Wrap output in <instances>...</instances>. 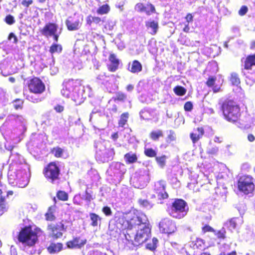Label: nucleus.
<instances>
[{"instance_id": "obj_39", "label": "nucleus", "mask_w": 255, "mask_h": 255, "mask_svg": "<svg viewBox=\"0 0 255 255\" xmlns=\"http://www.w3.org/2000/svg\"><path fill=\"white\" fill-rule=\"evenodd\" d=\"M110 9V8L108 4H104L97 9V12L100 14H104L107 13Z\"/></svg>"}, {"instance_id": "obj_11", "label": "nucleus", "mask_w": 255, "mask_h": 255, "mask_svg": "<svg viewBox=\"0 0 255 255\" xmlns=\"http://www.w3.org/2000/svg\"><path fill=\"white\" fill-rule=\"evenodd\" d=\"M59 173V168L55 163L53 162L49 164L44 172L46 178L52 183L58 179Z\"/></svg>"}, {"instance_id": "obj_20", "label": "nucleus", "mask_w": 255, "mask_h": 255, "mask_svg": "<svg viewBox=\"0 0 255 255\" xmlns=\"http://www.w3.org/2000/svg\"><path fill=\"white\" fill-rule=\"evenodd\" d=\"M204 133V130L203 128H197L194 129L192 132L190 134V138L193 143L197 142L202 137Z\"/></svg>"}, {"instance_id": "obj_4", "label": "nucleus", "mask_w": 255, "mask_h": 255, "mask_svg": "<svg viewBox=\"0 0 255 255\" xmlns=\"http://www.w3.org/2000/svg\"><path fill=\"white\" fill-rule=\"evenodd\" d=\"M222 110L225 118L228 121L235 122L237 124L239 123L238 120L240 116V110L235 102L231 100L225 101L222 104ZM237 126L240 128H243L246 126L245 124L241 125V126L237 124Z\"/></svg>"}, {"instance_id": "obj_25", "label": "nucleus", "mask_w": 255, "mask_h": 255, "mask_svg": "<svg viewBox=\"0 0 255 255\" xmlns=\"http://www.w3.org/2000/svg\"><path fill=\"white\" fill-rule=\"evenodd\" d=\"M142 65L141 63L137 60H134L129 66V70L133 73H137L142 70Z\"/></svg>"}, {"instance_id": "obj_7", "label": "nucleus", "mask_w": 255, "mask_h": 255, "mask_svg": "<svg viewBox=\"0 0 255 255\" xmlns=\"http://www.w3.org/2000/svg\"><path fill=\"white\" fill-rule=\"evenodd\" d=\"M38 231L36 233H35L31 228H24L19 233L18 240L20 242L25 245L32 246L35 244L37 240L38 234H40L41 232L39 229Z\"/></svg>"}, {"instance_id": "obj_28", "label": "nucleus", "mask_w": 255, "mask_h": 255, "mask_svg": "<svg viewBox=\"0 0 255 255\" xmlns=\"http://www.w3.org/2000/svg\"><path fill=\"white\" fill-rule=\"evenodd\" d=\"M62 244L60 243L51 244L48 248V251L50 254H56L62 249Z\"/></svg>"}, {"instance_id": "obj_2", "label": "nucleus", "mask_w": 255, "mask_h": 255, "mask_svg": "<svg viewBox=\"0 0 255 255\" xmlns=\"http://www.w3.org/2000/svg\"><path fill=\"white\" fill-rule=\"evenodd\" d=\"M8 181L11 186L19 188L26 187L29 181V166L27 163L16 166L15 169L10 167L7 174Z\"/></svg>"}, {"instance_id": "obj_57", "label": "nucleus", "mask_w": 255, "mask_h": 255, "mask_svg": "<svg viewBox=\"0 0 255 255\" xmlns=\"http://www.w3.org/2000/svg\"><path fill=\"white\" fill-rule=\"evenodd\" d=\"M248 7L246 6H242L239 11V15H244L248 11Z\"/></svg>"}, {"instance_id": "obj_17", "label": "nucleus", "mask_w": 255, "mask_h": 255, "mask_svg": "<svg viewBox=\"0 0 255 255\" xmlns=\"http://www.w3.org/2000/svg\"><path fill=\"white\" fill-rule=\"evenodd\" d=\"M66 25L70 31H75L79 29L81 25V22L78 17H69L66 20Z\"/></svg>"}, {"instance_id": "obj_62", "label": "nucleus", "mask_w": 255, "mask_h": 255, "mask_svg": "<svg viewBox=\"0 0 255 255\" xmlns=\"http://www.w3.org/2000/svg\"><path fill=\"white\" fill-rule=\"evenodd\" d=\"M193 18V16L192 15V14H191V13L187 14L186 16L185 17L186 22H187V24H189V22H192Z\"/></svg>"}, {"instance_id": "obj_42", "label": "nucleus", "mask_w": 255, "mask_h": 255, "mask_svg": "<svg viewBox=\"0 0 255 255\" xmlns=\"http://www.w3.org/2000/svg\"><path fill=\"white\" fill-rule=\"evenodd\" d=\"M23 102L22 100L17 99L12 102V106L15 110L22 109Z\"/></svg>"}, {"instance_id": "obj_14", "label": "nucleus", "mask_w": 255, "mask_h": 255, "mask_svg": "<svg viewBox=\"0 0 255 255\" xmlns=\"http://www.w3.org/2000/svg\"><path fill=\"white\" fill-rule=\"evenodd\" d=\"M159 229L162 233L170 234L175 232L176 227L172 220L168 218H165L160 222Z\"/></svg>"}, {"instance_id": "obj_9", "label": "nucleus", "mask_w": 255, "mask_h": 255, "mask_svg": "<svg viewBox=\"0 0 255 255\" xmlns=\"http://www.w3.org/2000/svg\"><path fill=\"white\" fill-rule=\"evenodd\" d=\"M239 189L246 194L251 193L255 188L254 179L250 175L240 177L238 181Z\"/></svg>"}, {"instance_id": "obj_16", "label": "nucleus", "mask_w": 255, "mask_h": 255, "mask_svg": "<svg viewBox=\"0 0 255 255\" xmlns=\"http://www.w3.org/2000/svg\"><path fill=\"white\" fill-rule=\"evenodd\" d=\"M126 171L125 165L120 162L112 163L109 169V172H112L117 177H121Z\"/></svg>"}, {"instance_id": "obj_27", "label": "nucleus", "mask_w": 255, "mask_h": 255, "mask_svg": "<svg viewBox=\"0 0 255 255\" xmlns=\"http://www.w3.org/2000/svg\"><path fill=\"white\" fill-rule=\"evenodd\" d=\"M163 136V132L159 129L153 130L149 134V137L153 141H158L160 137Z\"/></svg>"}, {"instance_id": "obj_54", "label": "nucleus", "mask_w": 255, "mask_h": 255, "mask_svg": "<svg viewBox=\"0 0 255 255\" xmlns=\"http://www.w3.org/2000/svg\"><path fill=\"white\" fill-rule=\"evenodd\" d=\"M215 234L217 236L218 238H225V231L224 229H222L221 230H220L216 232H214Z\"/></svg>"}, {"instance_id": "obj_56", "label": "nucleus", "mask_w": 255, "mask_h": 255, "mask_svg": "<svg viewBox=\"0 0 255 255\" xmlns=\"http://www.w3.org/2000/svg\"><path fill=\"white\" fill-rule=\"evenodd\" d=\"M185 111H191L193 109V104L191 102H186L184 106Z\"/></svg>"}, {"instance_id": "obj_44", "label": "nucleus", "mask_w": 255, "mask_h": 255, "mask_svg": "<svg viewBox=\"0 0 255 255\" xmlns=\"http://www.w3.org/2000/svg\"><path fill=\"white\" fill-rule=\"evenodd\" d=\"M29 95H28L26 96V99L32 102L33 103H38L40 101H41V99L39 98L38 96L36 95H34L33 93H31Z\"/></svg>"}, {"instance_id": "obj_8", "label": "nucleus", "mask_w": 255, "mask_h": 255, "mask_svg": "<svg viewBox=\"0 0 255 255\" xmlns=\"http://www.w3.org/2000/svg\"><path fill=\"white\" fill-rule=\"evenodd\" d=\"M150 180L149 172L147 170L141 171L139 173H136L131 178L130 182L136 188H143Z\"/></svg>"}, {"instance_id": "obj_34", "label": "nucleus", "mask_w": 255, "mask_h": 255, "mask_svg": "<svg viewBox=\"0 0 255 255\" xmlns=\"http://www.w3.org/2000/svg\"><path fill=\"white\" fill-rule=\"evenodd\" d=\"M7 206L5 202V198L3 196H0V215H1L4 212L7 210Z\"/></svg>"}, {"instance_id": "obj_5", "label": "nucleus", "mask_w": 255, "mask_h": 255, "mask_svg": "<svg viewBox=\"0 0 255 255\" xmlns=\"http://www.w3.org/2000/svg\"><path fill=\"white\" fill-rule=\"evenodd\" d=\"M96 159L100 162L104 163L111 160L115 154L113 148H106L104 142H98L95 143Z\"/></svg>"}, {"instance_id": "obj_33", "label": "nucleus", "mask_w": 255, "mask_h": 255, "mask_svg": "<svg viewBox=\"0 0 255 255\" xmlns=\"http://www.w3.org/2000/svg\"><path fill=\"white\" fill-rule=\"evenodd\" d=\"M129 114L128 113H124L121 116L120 120L119 122V125L120 127L125 128V125L128 119Z\"/></svg>"}, {"instance_id": "obj_13", "label": "nucleus", "mask_w": 255, "mask_h": 255, "mask_svg": "<svg viewBox=\"0 0 255 255\" xmlns=\"http://www.w3.org/2000/svg\"><path fill=\"white\" fill-rule=\"evenodd\" d=\"M66 228L61 222L56 224H51L48 226V230L50 235L55 239L62 237V231H66Z\"/></svg>"}, {"instance_id": "obj_1", "label": "nucleus", "mask_w": 255, "mask_h": 255, "mask_svg": "<svg viewBox=\"0 0 255 255\" xmlns=\"http://www.w3.org/2000/svg\"><path fill=\"white\" fill-rule=\"evenodd\" d=\"M136 230L135 235L131 236V230L128 229L125 235L126 239L131 242L134 246L141 244L146 241L150 236V229L149 227L148 220L146 216L143 213H139L132 218L130 222Z\"/></svg>"}, {"instance_id": "obj_37", "label": "nucleus", "mask_w": 255, "mask_h": 255, "mask_svg": "<svg viewBox=\"0 0 255 255\" xmlns=\"http://www.w3.org/2000/svg\"><path fill=\"white\" fill-rule=\"evenodd\" d=\"M138 203L141 206L147 209H150L153 207V204L147 200L139 199Z\"/></svg>"}, {"instance_id": "obj_26", "label": "nucleus", "mask_w": 255, "mask_h": 255, "mask_svg": "<svg viewBox=\"0 0 255 255\" xmlns=\"http://www.w3.org/2000/svg\"><path fill=\"white\" fill-rule=\"evenodd\" d=\"M146 26L150 30V33L152 35L156 33L158 29V22L155 21H148L146 22Z\"/></svg>"}, {"instance_id": "obj_51", "label": "nucleus", "mask_w": 255, "mask_h": 255, "mask_svg": "<svg viewBox=\"0 0 255 255\" xmlns=\"http://www.w3.org/2000/svg\"><path fill=\"white\" fill-rule=\"evenodd\" d=\"M5 21L8 24L11 25L14 23L15 20L13 16L11 15H8L5 18Z\"/></svg>"}, {"instance_id": "obj_50", "label": "nucleus", "mask_w": 255, "mask_h": 255, "mask_svg": "<svg viewBox=\"0 0 255 255\" xmlns=\"http://www.w3.org/2000/svg\"><path fill=\"white\" fill-rule=\"evenodd\" d=\"M115 25V21L110 20L108 21L105 24V27L106 29L112 30L113 29L114 26Z\"/></svg>"}, {"instance_id": "obj_29", "label": "nucleus", "mask_w": 255, "mask_h": 255, "mask_svg": "<svg viewBox=\"0 0 255 255\" xmlns=\"http://www.w3.org/2000/svg\"><path fill=\"white\" fill-rule=\"evenodd\" d=\"M253 66H255V55L249 56L245 63V68L246 69H251Z\"/></svg>"}, {"instance_id": "obj_64", "label": "nucleus", "mask_w": 255, "mask_h": 255, "mask_svg": "<svg viewBox=\"0 0 255 255\" xmlns=\"http://www.w3.org/2000/svg\"><path fill=\"white\" fill-rule=\"evenodd\" d=\"M12 38H13V42L14 43H15L17 41V38L15 36V35L13 33H11L9 34V36H8V39L9 40H11Z\"/></svg>"}, {"instance_id": "obj_31", "label": "nucleus", "mask_w": 255, "mask_h": 255, "mask_svg": "<svg viewBox=\"0 0 255 255\" xmlns=\"http://www.w3.org/2000/svg\"><path fill=\"white\" fill-rule=\"evenodd\" d=\"M140 118L143 120H149L152 119L153 116L150 112L146 109H143L140 112Z\"/></svg>"}, {"instance_id": "obj_12", "label": "nucleus", "mask_w": 255, "mask_h": 255, "mask_svg": "<svg viewBox=\"0 0 255 255\" xmlns=\"http://www.w3.org/2000/svg\"><path fill=\"white\" fill-rule=\"evenodd\" d=\"M165 182L163 180L155 183L154 188L155 194L152 195V198H157L159 200L167 198L168 194L165 190Z\"/></svg>"}, {"instance_id": "obj_30", "label": "nucleus", "mask_w": 255, "mask_h": 255, "mask_svg": "<svg viewBox=\"0 0 255 255\" xmlns=\"http://www.w3.org/2000/svg\"><path fill=\"white\" fill-rule=\"evenodd\" d=\"M90 217L92 221L91 225L93 226H97L101 222V218L95 213L90 214Z\"/></svg>"}, {"instance_id": "obj_48", "label": "nucleus", "mask_w": 255, "mask_h": 255, "mask_svg": "<svg viewBox=\"0 0 255 255\" xmlns=\"http://www.w3.org/2000/svg\"><path fill=\"white\" fill-rule=\"evenodd\" d=\"M58 198L63 201H66L68 199V195L64 191H59L57 194Z\"/></svg>"}, {"instance_id": "obj_55", "label": "nucleus", "mask_w": 255, "mask_h": 255, "mask_svg": "<svg viewBox=\"0 0 255 255\" xmlns=\"http://www.w3.org/2000/svg\"><path fill=\"white\" fill-rule=\"evenodd\" d=\"M216 80V78L213 76L210 77L206 82V84L209 87L213 86Z\"/></svg>"}, {"instance_id": "obj_47", "label": "nucleus", "mask_w": 255, "mask_h": 255, "mask_svg": "<svg viewBox=\"0 0 255 255\" xmlns=\"http://www.w3.org/2000/svg\"><path fill=\"white\" fill-rule=\"evenodd\" d=\"M194 246L197 248L202 249L204 248V242L203 240L200 238H197L196 240L195 241Z\"/></svg>"}, {"instance_id": "obj_52", "label": "nucleus", "mask_w": 255, "mask_h": 255, "mask_svg": "<svg viewBox=\"0 0 255 255\" xmlns=\"http://www.w3.org/2000/svg\"><path fill=\"white\" fill-rule=\"evenodd\" d=\"M144 5L142 3H137L135 5L134 9L136 11L140 12H143Z\"/></svg>"}, {"instance_id": "obj_46", "label": "nucleus", "mask_w": 255, "mask_h": 255, "mask_svg": "<svg viewBox=\"0 0 255 255\" xmlns=\"http://www.w3.org/2000/svg\"><path fill=\"white\" fill-rule=\"evenodd\" d=\"M144 153L146 156L150 157H155L156 155V151L152 148H145Z\"/></svg>"}, {"instance_id": "obj_53", "label": "nucleus", "mask_w": 255, "mask_h": 255, "mask_svg": "<svg viewBox=\"0 0 255 255\" xmlns=\"http://www.w3.org/2000/svg\"><path fill=\"white\" fill-rule=\"evenodd\" d=\"M127 98V95L123 93H118L117 94V100L120 101H124Z\"/></svg>"}, {"instance_id": "obj_40", "label": "nucleus", "mask_w": 255, "mask_h": 255, "mask_svg": "<svg viewBox=\"0 0 255 255\" xmlns=\"http://www.w3.org/2000/svg\"><path fill=\"white\" fill-rule=\"evenodd\" d=\"M64 152V150L60 147H56L52 150V153L56 157H61Z\"/></svg>"}, {"instance_id": "obj_61", "label": "nucleus", "mask_w": 255, "mask_h": 255, "mask_svg": "<svg viewBox=\"0 0 255 255\" xmlns=\"http://www.w3.org/2000/svg\"><path fill=\"white\" fill-rule=\"evenodd\" d=\"M32 3L33 1L32 0H23L21 2L22 5L25 7H28Z\"/></svg>"}, {"instance_id": "obj_32", "label": "nucleus", "mask_w": 255, "mask_h": 255, "mask_svg": "<svg viewBox=\"0 0 255 255\" xmlns=\"http://www.w3.org/2000/svg\"><path fill=\"white\" fill-rule=\"evenodd\" d=\"M143 12H145L147 15H150L152 13L155 12V8L153 4L147 3L144 5Z\"/></svg>"}, {"instance_id": "obj_63", "label": "nucleus", "mask_w": 255, "mask_h": 255, "mask_svg": "<svg viewBox=\"0 0 255 255\" xmlns=\"http://www.w3.org/2000/svg\"><path fill=\"white\" fill-rule=\"evenodd\" d=\"M54 110L57 112L61 113L62 111H63V110H64V107L61 106V105H56V106H55L54 107Z\"/></svg>"}, {"instance_id": "obj_49", "label": "nucleus", "mask_w": 255, "mask_h": 255, "mask_svg": "<svg viewBox=\"0 0 255 255\" xmlns=\"http://www.w3.org/2000/svg\"><path fill=\"white\" fill-rule=\"evenodd\" d=\"M6 51L2 48H0V65L1 67V62L3 61H5L4 56L6 54Z\"/></svg>"}, {"instance_id": "obj_38", "label": "nucleus", "mask_w": 255, "mask_h": 255, "mask_svg": "<svg viewBox=\"0 0 255 255\" xmlns=\"http://www.w3.org/2000/svg\"><path fill=\"white\" fill-rule=\"evenodd\" d=\"M230 81L234 85L238 86L240 83V80L237 74L233 73L231 75Z\"/></svg>"}, {"instance_id": "obj_18", "label": "nucleus", "mask_w": 255, "mask_h": 255, "mask_svg": "<svg viewBox=\"0 0 255 255\" xmlns=\"http://www.w3.org/2000/svg\"><path fill=\"white\" fill-rule=\"evenodd\" d=\"M58 26L53 23L46 24L42 30V33L46 37L52 36L57 32Z\"/></svg>"}, {"instance_id": "obj_15", "label": "nucleus", "mask_w": 255, "mask_h": 255, "mask_svg": "<svg viewBox=\"0 0 255 255\" xmlns=\"http://www.w3.org/2000/svg\"><path fill=\"white\" fill-rule=\"evenodd\" d=\"M28 88L31 93L40 94L44 91L45 85L39 79L34 78L29 81Z\"/></svg>"}, {"instance_id": "obj_58", "label": "nucleus", "mask_w": 255, "mask_h": 255, "mask_svg": "<svg viewBox=\"0 0 255 255\" xmlns=\"http://www.w3.org/2000/svg\"><path fill=\"white\" fill-rule=\"evenodd\" d=\"M103 213L106 215V216H110L112 214V211L111 210V208L109 207H104L103 208L102 210Z\"/></svg>"}, {"instance_id": "obj_45", "label": "nucleus", "mask_w": 255, "mask_h": 255, "mask_svg": "<svg viewBox=\"0 0 255 255\" xmlns=\"http://www.w3.org/2000/svg\"><path fill=\"white\" fill-rule=\"evenodd\" d=\"M158 240L156 238H153L152 243H148L146 245V248L151 251L154 250L157 247Z\"/></svg>"}, {"instance_id": "obj_41", "label": "nucleus", "mask_w": 255, "mask_h": 255, "mask_svg": "<svg viewBox=\"0 0 255 255\" xmlns=\"http://www.w3.org/2000/svg\"><path fill=\"white\" fill-rule=\"evenodd\" d=\"M167 157L165 155H162L161 156L156 157L155 159L158 165L161 167H163L165 165L166 160Z\"/></svg>"}, {"instance_id": "obj_43", "label": "nucleus", "mask_w": 255, "mask_h": 255, "mask_svg": "<svg viewBox=\"0 0 255 255\" xmlns=\"http://www.w3.org/2000/svg\"><path fill=\"white\" fill-rule=\"evenodd\" d=\"M125 158L128 163H133L137 160V157L135 154L127 153L125 155Z\"/></svg>"}, {"instance_id": "obj_24", "label": "nucleus", "mask_w": 255, "mask_h": 255, "mask_svg": "<svg viewBox=\"0 0 255 255\" xmlns=\"http://www.w3.org/2000/svg\"><path fill=\"white\" fill-rule=\"evenodd\" d=\"M167 136L166 137V144H161L160 147L162 148H165L168 146V144L170 143L172 141L175 140L176 135L175 132L171 130L167 131Z\"/></svg>"}, {"instance_id": "obj_60", "label": "nucleus", "mask_w": 255, "mask_h": 255, "mask_svg": "<svg viewBox=\"0 0 255 255\" xmlns=\"http://www.w3.org/2000/svg\"><path fill=\"white\" fill-rule=\"evenodd\" d=\"M94 198L92 196V195L89 193L87 191H86L85 192V200L87 201L90 202L92 200H93Z\"/></svg>"}, {"instance_id": "obj_19", "label": "nucleus", "mask_w": 255, "mask_h": 255, "mask_svg": "<svg viewBox=\"0 0 255 255\" xmlns=\"http://www.w3.org/2000/svg\"><path fill=\"white\" fill-rule=\"evenodd\" d=\"M86 239L75 238L67 243V247L69 249H80L86 243Z\"/></svg>"}, {"instance_id": "obj_23", "label": "nucleus", "mask_w": 255, "mask_h": 255, "mask_svg": "<svg viewBox=\"0 0 255 255\" xmlns=\"http://www.w3.org/2000/svg\"><path fill=\"white\" fill-rule=\"evenodd\" d=\"M242 222V219L238 218H234L227 221L225 224V226L228 228L230 231H232L236 228L238 223Z\"/></svg>"}, {"instance_id": "obj_6", "label": "nucleus", "mask_w": 255, "mask_h": 255, "mask_svg": "<svg viewBox=\"0 0 255 255\" xmlns=\"http://www.w3.org/2000/svg\"><path fill=\"white\" fill-rule=\"evenodd\" d=\"M188 210L186 203L183 200L174 201L168 209L169 215L173 218L181 219L186 214Z\"/></svg>"}, {"instance_id": "obj_59", "label": "nucleus", "mask_w": 255, "mask_h": 255, "mask_svg": "<svg viewBox=\"0 0 255 255\" xmlns=\"http://www.w3.org/2000/svg\"><path fill=\"white\" fill-rule=\"evenodd\" d=\"M202 231L204 233L207 232H215V231L211 227L206 225L204 227L202 228Z\"/></svg>"}, {"instance_id": "obj_3", "label": "nucleus", "mask_w": 255, "mask_h": 255, "mask_svg": "<svg viewBox=\"0 0 255 255\" xmlns=\"http://www.w3.org/2000/svg\"><path fill=\"white\" fill-rule=\"evenodd\" d=\"M61 94L66 98H71L76 103L83 101L85 87L82 85V81L79 79H70L65 82L61 91Z\"/></svg>"}, {"instance_id": "obj_35", "label": "nucleus", "mask_w": 255, "mask_h": 255, "mask_svg": "<svg viewBox=\"0 0 255 255\" xmlns=\"http://www.w3.org/2000/svg\"><path fill=\"white\" fill-rule=\"evenodd\" d=\"M173 91L177 96H182L186 94V90L182 86H177L174 88Z\"/></svg>"}, {"instance_id": "obj_22", "label": "nucleus", "mask_w": 255, "mask_h": 255, "mask_svg": "<svg viewBox=\"0 0 255 255\" xmlns=\"http://www.w3.org/2000/svg\"><path fill=\"white\" fill-rule=\"evenodd\" d=\"M10 158L13 162L17 164V166L26 163L23 157L19 154L14 152L13 150L11 151Z\"/></svg>"}, {"instance_id": "obj_36", "label": "nucleus", "mask_w": 255, "mask_h": 255, "mask_svg": "<svg viewBox=\"0 0 255 255\" xmlns=\"http://www.w3.org/2000/svg\"><path fill=\"white\" fill-rule=\"evenodd\" d=\"M62 50V46L60 44H53L50 48L49 51L51 54L60 53Z\"/></svg>"}, {"instance_id": "obj_10", "label": "nucleus", "mask_w": 255, "mask_h": 255, "mask_svg": "<svg viewBox=\"0 0 255 255\" xmlns=\"http://www.w3.org/2000/svg\"><path fill=\"white\" fill-rule=\"evenodd\" d=\"M26 123V119L22 116L17 115H9L7 118L4 124L6 126L10 125L11 126H17L20 130L24 129Z\"/></svg>"}, {"instance_id": "obj_21", "label": "nucleus", "mask_w": 255, "mask_h": 255, "mask_svg": "<svg viewBox=\"0 0 255 255\" xmlns=\"http://www.w3.org/2000/svg\"><path fill=\"white\" fill-rule=\"evenodd\" d=\"M109 60L110 64L109 65V69L110 71L115 72L118 69L119 61V60L116 58L115 54H111L109 57Z\"/></svg>"}]
</instances>
